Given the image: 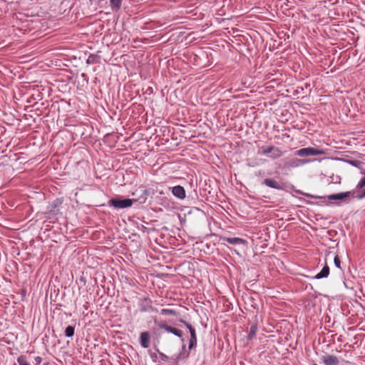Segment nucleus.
<instances>
[{"mask_svg":"<svg viewBox=\"0 0 365 365\" xmlns=\"http://www.w3.org/2000/svg\"><path fill=\"white\" fill-rule=\"evenodd\" d=\"M224 240L231 245H239L245 243V241L244 240L239 237H226L224 238Z\"/></svg>","mask_w":365,"mask_h":365,"instance_id":"obj_10","label":"nucleus"},{"mask_svg":"<svg viewBox=\"0 0 365 365\" xmlns=\"http://www.w3.org/2000/svg\"><path fill=\"white\" fill-rule=\"evenodd\" d=\"M323 154H324V151L322 150H319L311 147L302 148L296 152V155L299 157L321 155Z\"/></svg>","mask_w":365,"mask_h":365,"instance_id":"obj_2","label":"nucleus"},{"mask_svg":"<svg viewBox=\"0 0 365 365\" xmlns=\"http://www.w3.org/2000/svg\"><path fill=\"white\" fill-rule=\"evenodd\" d=\"M257 332V327L253 325L250 328V334H249V338H252Z\"/></svg>","mask_w":365,"mask_h":365,"instance_id":"obj_17","label":"nucleus"},{"mask_svg":"<svg viewBox=\"0 0 365 365\" xmlns=\"http://www.w3.org/2000/svg\"><path fill=\"white\" fill-rule=\"evenodd\" d=\"M296 161L298 162L299 164H304L307 162L303 160H296Z\"/></svg>","mask_w":365,"mask_h":365,"instance_id":"obj_21","label":"nucleus"},{"mask_svg":"<svg viewBox=\"0 0 365 365\" xmlns=\"http://www.w3.org/2000/svg\"><path fill=\"white\" fill-rule=\"evenodd\" d=\"M350 192H341L334 195H330L327 197V198L330 200H346V199L350 196Z\"/></svg>","mask_w":365,"mask_h":365,"instance_id":"obj_5","label":"nucleus"},{"mask_svg":"<svg viewBox=\"0 0 365 365\" xmlns=\"http://www.w3.org/2000/svg\"><path fill=\"white\" fill-rule=\"evenodd\" d=\"M197 344V338L190 337V343H189V349H192Z\"/></svg>","mask_w":365,"mask_h":365,"instance_id":"obj_18","label":"nucleus"},{"mask_svg":"<svg viewBox=\"0 0 365 365\" xmlns=\"http://www.w3.org/2000/svg\"><path fill=\"white\" fill-rule=\"evenodd\" d=\"M165 358H167V356H166L165 355H164V354H161V359H165Z\"/></svg>","mask_w":365,"mask_h":365,"instance_id":"obj_23","label":"nucleus"},{"mask_svg":"<svg viewBox=\"0 0 365 365\" xmlns=\"http://www.w3.org/2000/svg\"><path fill=\"white\" fill-rule=\"evenodd\" d=\"M42 361V359L40 356H36L35 358V361L36 364H40Z\"/></svg>","mask_w":365,"mask_h":365,"instance_id":"obj_20","label":"nucleus"},{"mask_svg":"<svg viewBox=\"0 0 365 365\" xmlns=\"http://www.w3.org/2000/svg\"><path fill=\"white\" fill-rule=\"evenodd\" d=\"M159 327L161 329H165V331H167L168 332L173 333V334H174L175 335H176V336H178L179 337L182 336V331L180 329H178L170 327V326H168V325H167L165 324H160L159 325Z\"/></svg>","mask_w":365,"mask_h":365,"instance_id":"obj_8","label":"nucleus"},{"mask_svg":"<svg viewBox=\"0 0 365 365\" xmlns=\"http://www.w3.org/2000/svg\"><path fill=\"white\" fill-rule=\"evenodd\" d=\"M122 0H110V6L113 9L118 10L120 8Z\"/></svg>","mask_w":365,"mask_h":365,"instance_id":"obj_12","label":"nucleus"},{"mask_svg":"<svg viewBox=\"0 0 365 365\" xmlns=\"http://www.w3.org/2000/svg\"><path fill=\"white\" fill-rule=\"evenodd\" d=\"M172 192L173 195L179 199H184L185 197V191L183 187L177 185L173 187Z\"/></svg>","mask_w":365,"mask_h":365,"instance_id":"obj_7","label":"nucleus"},{"mask_svg":"<svg viewBox=\"0 0 365 365\" xmlns=\"http://www.w3.org/2000/svg\"><path fill=\"white\" fill-rule=\"evenodd\" d=\"M182 322H183L185 324V325L188 328L190 332V336L192 338H197L196 337V334H195V329L188 323L184 322V321H181Z\"/></svg>","mask_w":365,"mask_h":365,"instance_id":"obj_15","label":"nucleus"},{"mask_svg":"<svg viewBox=\"0 0 365 365\" xmlns=\"http://www.w3.org/2000/svg\"><path fill=\"white\" fill-rule=\"evenodd\" d=\"M150 336L148 331L142 332L140 337V345L144 348L150 346Z\"/></svg>","mask_w":365,"mask_h":365,"instance_id":"obj_6","label":"nucleus"},{"mask_svg":"<svg viewBox=\"0 0 365 365\" xmlns=\"http://www.w3.org/2000/svg\"><path fill=\"white\" fill-rule=\"evenodd\" d=\"M329 274V267L327 265H325L323 269L321 270L319 273H318L316 276V279H321L323 277H327Z\"/></svg>","mask_w":365,"mask_h":365,"instance_id":"obj_11","label":"nucleus"},{"mask_svg":"<svg viewBox=\"0 0 365 365\" xmlns=\"http://www.w3.org/2000/svg\"><path fill=\"white\" fill-rule=\"evenodd\" d=\"M43 365H49V364L48 362H46Z\"/></svg>","mask_w":365,"mask_h":365,"instance_id":"obj_24","label":"nucleus"},{"mask_svg":"<svg viewBox=\"0 0 365 365\" xmlns=\"http://www.w3.org/2000/svg\"><path fill=\"white\" fill-rule=\"evenodd\" d=\"M259 153L267 155L270 154V157L273 159L278 158L281 157L283 154V152L277 147L274 146H262L259 149Z\"/></svg>","mask_w":365,"mask_h":365,"instance_id":"obj_1","label":"nucleus"},{"mask_svg":"<svg viewBox=\"0 0 365 365\" xmlns=\"http://www.w3.org/2000/svg\"><path fill=\"white\" fill-rule=\"evenodd\" d=\"M365 197V191H364L361 195H360L359 196V198L361 199V198H363V197Z\"/></svg>","mask_w":365,"mask_h":365,"instance_id":"obj_22","label":"nucleus"},{"mask_svg":"<svg viewBox=\"0 0 365 365\" xmlns=\"http://www.w3.org/2000/svg\"><path fill=\"white\" fill-rule=\"evenodd\" d=\"M17 361L18 363L19 364V365H31L27 361H26V358L25 356H20L18 359H17Z\"/></svg>","mask_w":365,"mask_h":365,"instance_id":"obj_16","label":"nucleus"},{"mask_svg":"<svg viewBox=\"0 0 365 365\" xmlns=\"http://www.w3.org/2000/svg\"><path fill=\"white\" fill-rule=\"evenodd\" d=\"M65 334L68 337H72L74 334V327L68 326L66 328Z\"/></svg>","mask_w":365,"mask_h":365,"instance_id":"obj_14","label":"nucleus"},{"mask_svg":"<svg viewBox=\"0 0 365 365\" xmlns=\"http://www.w3.org/2000/svg\"><path fill=\"white\" fill-rule=\"evenodd\" d=\"M160 312L163 315H173V316L177 315V312L175 310L170 309H161Z\"/></svg>","mask_w":365,"mask_h":365,"instance_id":"obj_13","label":"nucleus"},{"mask_svg":"<svg viewBox=\"0 0 365 365\" xmlns=\"http://www.w3.org/2000/svg\"><path fill=\"white\" fill-rule=\"evenodd\" d=\"M133 200L131 199H118L113 198L109 200L108 204L115 208H126L133 205Z\"/></svg>","mask_w":365,"mask_h":365,"instance_id":"obj_3","label":"nucleus"},{"mask_svg":"<svg viewBox=\"0 0 365 365\" xmlns=\"http://www.w3.org/2000/svg\"><path fill=\"white\" fill-rule=\"evenodd\" d=\"M322 361L325 365H339V359L334 355L327 354L322 356Z\"/></svg>","mask_w":365,"mask_h":365,"instance_id":"obj_4","label":"nucleus"},{"mask_svg":"<svg viewBox=\"0 0 365 365\" xmlns=\"http://www.w3.org/2000/svg\"><path fill=\"white\" fill-rule=\"evenodd\" d=\"M264 184L267 186L272 188H275L277 190H282V187L274 180L267 178L264 180Z\"/></svg>","mask_w":365,"mask_h":365,"instance_id":"obj_9","label":"nucleus"},{"mask_svg":"<svg viewBox=\"0 0 365 365\" xmlns=\"http://www.w3.org/2000/svg\"><path fill=\"white\" fill-rule=\"evenodd\" d=\"M334 262L335 266L340 269L341 268V267H340L341 262L337 255L334 257Z\"/></svg>","mask_w":365,"mask_h":365,"instance_id":"obj_19","label":"nucleus"}]
</instances>
